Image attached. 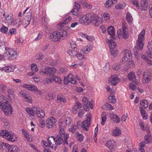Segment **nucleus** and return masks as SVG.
I'll list each match as a JSON object with an SVG mask.
<instances>
[{"label":"nucleus","mask_w":152,"mask_h":152,"mask_svg":"<svg viewBox=\"0 0 152 152\" xmlns=\"http://www.w3.org/2000/svg\"><path fill=\"white\" fill-rule=\"evenodd\" d=\"M66 31L61 29L57 31H55L51 34L50 36V39L54 42H58L61 39H63L66 36Z\"/></svg>","instance_id":"1"},{"label":"nucleus","mask_w":152,"mask_h":152,"mask_svg":"<svg viewBox=\"0 0 152 152\" xmlns=\"http://www.w3.org/2000/svg\"><path fill=\"white\" fill-rule=\"evenodd\" d=\"M92 48V45H88L81 50L80 53H77L76 51L75 56H76L77 58L79 60L82 59L86 60V58L85 57V56L82 54L86 53V51H90Z\"/></svg>","instance_id":"2"},{"label":"nucleus","mask_w":152,"mask_h":152,"mask_svg":"<svg viewBox=\"0 0 152 152\" xmlns=\"http://www.w3.org/2000/svg\"><path fill=\"white\" fill-rule=\"evenodd\" d=\"M0 108L1 109L5 115L9 113L12 114V107L8 102H3L0 104Z\"/></svg>","instance_id":"3"},{"label":"nucleus","mask_w":152,"mask_h":152,"mask_svg":"<svg viewBox=\"0 0 152 152\" xmlns=\"http://www.w3.org/2000/svg\"><path fill=\"white\" fill-rule=\"evenodd\" d=\"M54 141L55 142V145H60L63 143V144H68V142L67 143H65V138L64 136L61 134H56L53 136Z\"/></svg>","instance_id":"4"},{"label":"nucleus","mask_w":152,"mask_h":152,"mask_svg":"<svg viewBox=\"0 0 152 152\" xmlns=\"http://www.w3.org/2000/svg\"><path fill=\"white\" fill-rule=\"evenodd\" d=\"M5 50L6 51V53L9 58L14 59H16L17 57V54L16 51L12 48L7 47H5Z\"/></svg>","instance_id":"5"},{"label":"nucleus","mask_w":152,"mask_h":152,"mask_svg":"<svg viewBox=\"0 0 152 152\" xmlns=\"http://www.w3.org/2000/svg\"><path fill=\"white\" fill-rule=\"evenodd\" d=\"M137 45L133 49L135 57L136 58H139L138 52L143 49L144 44L142 41L137 40Z\"/></svg>","instance_id":"6"},{"label":"nucleus","mask_w":152,"mask_h":152,"mask_svg":"<svg viewBox=\"0 0 152 152\" xmlns=\"http://www.w3.org/2000/svg\"><path fill=\"white\" fill-rule=\"evenodd\" d=\"M86 116L87 119L83 122L82 127L84 130L87 131L90 125L91 115L90 113H88L86 115Z\"/></svg>","instance_id":"7"},{"label":"nucleus","mask_w":152,"mask_h":152,"mask_svg":"<svg viewBox=\"0 0 152 152\" xmlns=\"http://www.w3.org/2000/svg\"><path fill=\"white\" fill-rule=\"evenodd\" d=\"M91 20L97 27H98L100 24L102 23L103 22V20L101 18L95 15L91 16Z\"/></svg>","instance_id":"8"},{"label":"nucleus","mask_w":152,"mask_h":152,"mask_svg":"<svg viewBox=\"0 0 152 152\" xmlns=\"http://www.w3.org/2000/svg\"><path fill=\"white\" fill-rule=\"evenodd\" d=\"M33 109L38 117L42 118L45 116V114L44 111L39 107L33 106Z\"/></svg>","instance_id":"9"},{"label":"nucleus","mask_w":152,"mask_h":152,"mask_svg":"<svg viewBox=\"0 0 152 152\" xmlns=\"http://www.w3.org/2000/svg\"><path fill=\"white\" fill-rule=\"evenodd\" d=\"M58 128L59 133L58 134H61V135L64 136L65 138V143H67V140L69 137V135L67 134H65V132L64 128L62 127V123L59 124Z\"/></svg>","instance_id":"10"},{"label":"nucleus","mask_w":152,"mask_h":152,"mask_svg":"<svg viewBox=\"0 0 152 152\" xmlns=\"http://www.w3.org/2000/svg\"><path fill=\"white\" fill-rule=\"evenodd\" d=\"M46 122L47 127L48 128H51L55 124L56 120L54 118L50 117L47 120Z\"/></svg>","instance_id":"11"},{"label":"nucleus","mask_w":152,"mask_h":152,"mask_svg":"<svg viewBox=\"0 0 152 152\" xmlns=\"http://www.w3.org/2000/svg\"><path fill=\"white\" fill-rule=\"evenodd\" d=\"M151 79V77L147 72H144L143 74L142 78V82L144 83H147L150 82Z\"/></svg>","instance_id":"12"},{"label":"nucleus","mask_w":152,"mask_h":152,"mask_svg":"<svg viewBox=\"0 0 152 152\" xmlns=\"http://www.w3.org/2000/svg\"><path fill=\"white\" fill-rule=\"evenodd\" d=\"M7 134V137L5 139L6 140L12 142L17 140V137L14 134L9 132L8 134Z\"/></svg>","instance_id":"13"},{"label":"nucleus","mask_w":152,"mask_h":152,"mask_svg":"<svg viewBox=\"0 0 152 152\" xmlns=\"http://www.w3.org/2000/svg\"><path fill=\"white\" fill-rule=\"evenodd\" d=\"M110 82L111 85L115 86L117 83L119 82L120 80V79L116 75H113L111 77Z\"/></svg>","instance_id":"14"},{"label":"nucleus","mask_w":152,"mask_h":152,"mask_svg":"<svg viewBox=\"0 0 152 152\" xmlns=\"http://www.w3.org/2000/svg\"><path fill=\"white\" fill-rule=\"evenodd\" d=\"M110 118L113 120L114 122L118 124L120 122V119L118 116L116 114L114 113H112L110 115Z\"/></svg>","instance_id":"15"},{"label":"nucleus","mask_w":152,"mask_h":152,"mask_svg":"<svg viewBox=\"0 0 152 152\" xmlns=\"http://www.w3.org/2000/svg\"><path fill=\"white\" fill-rule=\"evenodd\" d=\"M148 0H141V10L145 11L147 10Z\"/></svg>","instance_id":"16"},{"label":"nucleus","mask_w":152,"mask_h":152,"mask_svg":"<svg viewBox=\"0 0 152 152\" xmlns=\"http://www.w3.org/2000/svg\"><path fill=\"white\" fill-rule=\"evenodd\" d=\"M107 31L108 34L111 35V38L113 39H115V30L112 26H110L108 28Z\"/></svg>","instance_id":"17"},{"label":"nucleus","mask_w":152,"mask_h":152,"mask_svg":"<svg viewBox=\"0 0 152 152\" xmlns=\"http://www.w3.org/2000/svg\"><path fill=\"white\" fill-rule=\"evenodd\" d=\"M20 94L22 95L23 97L26 99V101L27 102L31 103V98L29 96L28 94L27 93L26 91H21L20 93Z\"/></svg>","instance_id":"18"},{"label":"nucleus","mask_w":152,"mask_h":152,"mask_svg":"<svg viewBox=\"0 0 152 152\" xmlns=\"http://www.w3.org/2000/svg\"><path fill=\"white\" fill-rule=\"evenodd\" d=\"M15 69L14 66H8L3 67L1 70L2 71L5 72H9L14 71Z\"/></svg>","instance_id":"19"},{"label":"nucleus","mask_w":152,"mask_h":152,"mask_svg":"<svg viewBox=\"0 0 152 152\" xmlns=\"http://www.w3.org/2000/svg\"><path fill=\"white\" fill-rule=\"evenodd\" d=\"M57 102H59L65 103L66 101V99L65 97L62 94H59L57 98Z\"/></svg>","instance_id":"20"},{"label":"nucleus","mask_w":152,"mask_h":152,"mask_svg":"<svg viewBox=\"0 0 152 152\" xmlns=\"http://www.w3.org/2000/svg\"><path fill=\"white\" fill-rule=\"evenodd\" d=\"M29 15H28V17H26L23 19V24L25 25V26H27L29 23V22L31 21V12L29 13Z\"/></svg>","instance_id":"21"},{"label":"nucleus","mask_w":152,"mask_h":152,"mask_svg":"<svg viewBox=\"0 0 152 152\" xmlns=\"http://www.w3.org/2000/svg\"><path fill=\"white\" fill-rule=\"evenodd\" d=\"M107 42L109 44L110 50L115 48L116 46V43L113 40L108 39Z\"/></svg>","instance_id":"22"},{"label":"nucleus","mask_w":152,"mask_h":152,"mask_svg":"<svg viewBox=\"0 0 152 152\" xmlns=\"http://www.w3.org/2000/svg\"><path fill=\"white\" fill-rule=\"evenodd\" d=\"M28 90L33 92L36 91L37 93L40 94H42V91H39L36 86L33 85H30Z\"/></svg>","instance_id":"23"},{"label":"nucleus","mask_w":152,"mask_h":152,"mask_svg":"<svg viewBox=\"0 0 152 152\" xmlns=\"http://www.w3.org/2000/svg\"><path fill=\"white\" fill-rule=\"evenodd\" d=\"M112 134L113 136H118L121 134V130L118 128L116 127L113 130Z\"/></svg>","instance_id":"24"},{"label":"nucleus","mask_w":152,"mask_h":152,"mask_svg":"<svg viewBox=\"0 0 152 152\" xmlns=\"http://www.w3.org/2000/svg\"><path fill=\"white\" fill-rule=\"evenodd\" d=\"M115 143V142L114 141H108L107 142L106 146L110 149H112L114 146Z\"/></svg>","instance_id":"25"},{"label":"nucleus","mask_w":152,"mask_h":152,"mask_svg":"<svg viewBox=\"0 0 152 152\" xmlns=\"http://www.w3.org/2000/svg\"><path fill=\"white\" fill-rule=\"evenodd\" d=\"M139 108L141 115L143 118L145 120L147 119H148L147 115L146 114V113L145 111L144 110H143V108L141 107H140Z\"/></svg>","instance_id":"26"},{"label":"nucleus","mask_w":152,"mask_h":152,"mask_svg":"<svg viewBox=\"0 0 152 152\" xmlns=\"http://www.w3.org/2000/svg\"><path fill=\"white\" fill-rule=\"evenodd\" d=\"M12 15V14H9L5 18L7 23L10 25L12 24L13 21Z\"/></svg>","instance_id":"27"},{"label":"nucleus","mask_w":152,"mask_h":152,"mask_svg":"<svg viewBox=\"0 0 152 152\" xmlns=\"http://www.w3.org/2000/svg\"><path fill=\"white\" fill-rule=\"evenodd\" d=\"M21 131L25 137L27 139L28 141H29L30 140V137L28 132L24 129H22Z\"/></svg>","instance_id":"28"},{"label":"nucleus","mask_w":152,"mask_h":152,"mask_svg":"<svg viewBox=\"0 0 152 152\" xmlns=\"http://www.w3.org/2000/svg\"><path fill=\"white\" fill-rule=\"evenodd\" d=\"M145 33V30L143 29L139 34L138 37V40H137L142 41L143 39H144Z\"/></svg>","instance_id":"29"},{"label":"nucleus","mask_w":152,"mask_h":152,"mask_svg":"<svg viewBox=\"0 0 152 152\" xmlns=\"http://www.w3.org/2000/svg\"><path fill=\"white\" fill-rule=\"evenodd\" d=\"M53 136H51L50 137H49L48 138V142L49 145V146H50L54 150H56V147L55 146L54 147L53 146H51V145L52 144V142H51V141L53 140L54 141Z\"/></svg>","instance_id":"30"},{"label":"nucleus","mask_w":152,"mask_h":152,"mask_svg":"<svg viewBox=\"0 0 152 152\" xmlns=\"http://www.w3.org/2000/svg\"><path fill=\"white\" fill-rule=\"evenodd\" d=\"M68 78L69 83H71L74 84H75L76 83V81L75 79L73 77V76L71 74H69L68 75Z\"/></svg>","instance_id":"31"},{"label":"nucleus","mask_w":152,"mask_h":152,"mask_svg":"<svg viewBox=\"0 0 152 152\" xmlns=\"http://www.w3.org/2000/svg\"><path fill=\"white\" fill-rule=\"evenodd\" d=\"M113 4H114L111 0H107L104 3V5L107 8H110Z\"/></svg>","instance_id":"32"},{"label":"nucleus","mask_w":152,"mask_h":152,"mask_svg":"<svg viewBox=\"0 0 152 152\" xmlns=\"http://www.w3.org/2000/svg\"><path fill=\"white\" fill-rule=\"evenodd\" d=\"M152 138L151 134L146 135L145 137V143L148 144L151 140Z\"/></svg>","instance_id":"33"},{"label":"nucleus","mask_w":152,"mask_h":152,"mask_svg":"<svg viewBox=\"0 0 152 152\" xmlns=\"http://www.w3.org/2000/svg\"><path fill=\"white\" fill-rule=\"evenodd\" d=\"M8 96L10 99L13 98L15 97L13 91L12 89H8L7 91Z\"/></svg>","instance_id":"34"},{"label":"nucleus","mask_w":152,"mask_h":152,"mask_svg":"<svg viewBox=\"0 0 152 152\" xmlns=\"http://www.w3.org/2000/svg\"><path fill=\"white\" fill-rule=\"evenodd\" d=\"M127 77L128 79L131 80H134L135 77L134 73L133 72H131L129 73L127 75Z\"/></svg>","instance_id":"35"},{"label":"nucleus","mask_w":152,"mask_h":152,"mask_svg":"<svg viewBox=\"0 0 152 152\" xmlns=\"http://www.w3.org/2000/svg\"><path fill=\"white\" fill-rule=\"evenodd\" d=\"M52 81H55L56 83L61 84L62 81L60 78L57 76H53L52 77Z\"/></svg>","instance_id":"36"},{"label":"nucleus","mask_w":152,"mask_h":152,"mask_svg":"<svg viewBox=\"0 0 152 152\" xmlns=\"http://www.w3.org/2000/svg\"><path fill=\"white\" fill-rule=\"evenodd\" d=\"M140 104L146 109L148 106V103L147 101L145 99H142L140 101Z\"/></svg>","instance_id":"37"},{"label":"nucleus","mask_w":152,"mask_h":152,"mask_svg":"<svg viewBox=\"0 0 152 152\" xmlns=\"http://www.w3.org/2000/svg\"><path fill=\"white\" fill-rule=\"evenodd\" d=\"M106 115V113L104 112H103L101 115V124L102 125H104V124L107 119V118L105 116Z\"/></svg>","instance_id":"38"},{"label":"nucleus","mask_w":152,"mask_h":152,"mask_svg":"<svg viewBox=\"0 0 152 152\" xmlns=\"http://www.w3.org/2000/svg\"><path fill=\"white\" fill-rule=\"evenodd\" d=\"M108 101L109 102L115 103L116 102V100L115 99V96L113 95H110L108 97Z\"/></svg>","instance_id":"39"},{"label":"nucleus","mask_w":152,"mask_h":152,"mask_svg":"<svg viewBox=\"0 0 152 152\" xmlns=\"http://www.w3.org/2000/svg\"><path fill=\"white\" fill-rule=\"evenodd\" d=\"M9 133V132L7 131L2 130L0 132V135L2 137L6 139V137H7V134H8Z\"/></svg>","instance_id":"40"},{"label":"nucleus","mask_w":152,"mask_h":152,"mask_svg":"<svg viewBox=\"0 0 152 152\" xmlns=\"http://www.w3.org/2000/svg\"><path fill=\"white\" fill-rule=\"evenodd\" d=\"M126 20L127 21L130 23L132 22L133 20L131 14L129 12H128L126 15Z\"/></svg>","instance_id":"41"},{"label":"nucleus","mask_w":152,"mask_h":152,"mask_svg":"<svg viewBox=\"0 0 152 152\" xmlns=\"http://www.w3.org/2000/svg\"><path fill=\"white\" fill-rule=\"evenodd\" d=\"M77 129L76 126V125L74 124L71 125V126L69 129V130L70 132H72V133H73L75 132Z\"/></svg>","instance_id":"42"},{"label":"nucleus","mask_w":152,"mask_h":152,"mask_svg":"<svg viewBox=\"0 0 152 152\" xmlns=\"http://www.w3.org/2000/svg\"><path fill=\"white\" fill-rule=\"evenodd\" d=\"M3 145H4L7 148V149L8 150V151L11 152H12V146H13V145H10L9 144L5 143H3Z\"/></svg>","instance_id":"43"},{"label":"nucleus","mask_w":152,"mask_h":152,"mask_svg":"<svg viewBox=\"0 0 152 152\" xmlns=\"http://www.w3.org/2000/svg\"><path fill=\"white\" fill-rule=\"evenodd\" d=\"M77 51H74L73 49L72 50H69L67 51V53L72 56H75L76 55V52Z\"/></svg>","instance_id":"44"},{"label":"nucleus","mask_w":152,"mask_h":152,"mask_svg":"<svg viewBox=\"0 0 152 152\" xmlns=\"http://www.w3.org/2000/svg\"><path fill=\"white\" fill-rule=\"evenodd\" d=\"M8 29L7 27L3 25L0 28V31L2 33L5 34L7 33Z\"/></svg>","instance_id":"45"},{"label":"nucleus","mask_w":152,"mask_h":152,"mask_svg":"<svg viewBox=\"0 0 152 152\" xmlns=\"http://www.w3.org/2000/svg\"><path fill=\"white\" fill-rule=\"evenodd\" d=\"M39 123V126L41 128H43L45 126V121L42 119H40Z\"/></svg>","instance_id":"46"},{"label":"nucleus","mask_w":152,"mask_h":152,"mask_svg":"<svg viewBox=\"0 0 152 152\" xmlns=\"http://www.w3.org/2000/svg\"><path fill=\"white\" fill-rule=\"evenodd\" d=\"M122 35L123 37L125 39H126L128 37V32L127 31H126L125 29H123Z\"/></svg>","instance_id":"47"},{"label":"nucleus","mask_w":152,"mask_h":152,"mask_svg":"<svg viewBox=\"0 0 152 152\" xmlns=\"http://www.w3.org/2000/svg\"><path fill=\"white\" fill-rule=\"evenodd\" d=\"M26 111L28 113L31 115V116H33L34 115V110L30 108L27 107L26 108Z\"/></svg>","instance_id":"48"},{"label":"nucleus","mask_w":152,"mask_h":152,"mask_svg":"<svg viewBox=\"0 0 152 152\" xmlns=\"http://www.w3.org/2000/svg\"><path fill=\"white\" fill-rule=\"evenodd\" d=\"M36 58L37 60H39L42 59L44 56L41 53H38L36 56Z\"/></svg>","instance_id":"49"},{"label":"nucleus","mask_w":152,"mask_h":152,"mask_svg":"<svg viewBox=\"0 0 152 152\" xmlns=\"http://www.w3.org/2000/svg\"><path fill=\"white\" fill-rule=\"evenodd\" d=\"M16 30L15 28H12L9 30L8 32L9 35H12L16 33Z\"/></svg>","instance_id":"50"},{"label":"nucleus","mask_w":152,"mask_h":152,"mask_svg":"<svg viewBox=\"0 0 152 152\" xmlns=\"http://www.w3.org/2000/svg\"><path fill=\"white\" fill-rule=\"evenodd\" d=\"M31 69L32 71L37 72L38 70V68L36 65L33 64L31 65Z\"/></svg>","instance_id":"51"},{"label":"nucleus","mask_w":152,"mask_h":152,"mask_svg":"<svg viewBox=\"0 0 152 152\" xmlns=\"http://www.w3.org/2000/svg\"><path fill=\"white\" fill-rule=\"evenodd\" d=\"M89 15H86L83 16L84 17V20L85 23H89L91 20V19H90V17L89 16Z\"/></svg>","instance_id":"52"},{"label":"nucleus","mask_w":152,"mask_h":152,"mask_svg":"<svg viewBox=\"0 0 152 152\" xmlns=\"http://www.w3.org/2000/svg\"><path fill=\"white\" fill-rule=\"evenodd\" d=\"M129 88L133 90H135L136 89V84L134 82H132L129 84Z\"/></svg>","instance_id":"53"},{"label":"nucleus","mask_w":152,"mask_h":152,"mask_svg":"<svg viewBox=\"0 0 152 152\" xmlns=\"http://www.w3.org/2000/svg\"><path fill=\"white\" fill-rule=\"evenodd\" d=\"M70 45L72 49H73L74 51H77V48L76 47V45L74 42H72L70 43Z\"/></svg>","instance_id":"54"},{"label":"nucleus","mask_w":152,"mask_h":152,"mask_svg":"<svg viewBox=\"0 0 152 152\" xmlns=\"http://www.w3.org/2000/svg\"><path fill=\"white\" fill-rule=\"evenodd\" d=\"M72 121V120L70 117L66 118L65 120V124L66 125H69L71 124Z\"/></svg>","instance_id":"55"},{"label":"nucleus","mask_w":152,"mask_h":152,"mask_svg":"<svg viewBox=\"0 0 152 152\" xmlns=\"http://www.w3.org/2000/svg\"><path fill=\"white\" fill-rule=\"evenodd\" d=\"M125 55L124 56H126L127 57H131L132 54L131 51L128 50H125Z\"/></svg>","instance_id":"56"},{"label":"nucleus","mask_w":152,"mask_h":152,"mask_svg":"<svg viewBox=\"0 0 152 152\" xmlns=\"http://www.w3.org/2000/svg\"><path fill=\"white\" fill-rule=\"evenodd\" d=\"M132 4L134 5L137 9H139L140 6L138 3V0H132Z\"/></svg>","instance_id":"57"},{"label":"nucleus","mask_w":152,"mask_h":152,"mask_svg":"<svg viewBox=\"0 0 152 152\" xmlns=\"http://www.w3.org/2000/svg\"><path fill=\"white\" fill-rule=\"evenodd\" d=\"M78 10H77L74 8L71 10V14L72 15H76L77 14Z\"/></svg>","instance_id":"58"},{"label":"nucleus","mask_w":152,"mask_h":152,"mask_svg":"<svg viewBox=\"0 0 152 152\" xmlns=\"http://www.w3.org/2000/svg\"><path fill=\"white\" fill-rule=\"evenodd\" d=\"M148 50L152 51V41H149L147 45Z\"/></svg>","instance_id":"59"},{"label":"nucleus","mask_w":152,"mask_h":152,"mask_svg":"<svg viewBox=\"0 0 152 152\" xmlns=\"http://www.w3.org/2000/svg\"><path fill=\"white\" fill-rule=\"evenodd\" d=\"M103 16L104 19L106 20H109L110 18V15L108 13H104L103 14Z\"/></svg>","instance_id":"60"},{"label":"nucleus","mask_w":152,"mask_h":152,"mask_svg":"<svg viewBox=\"0 0 152 152\" xmlns=\"http://www.w3.org/2000/svg\"><path fill=\"white\" fill-rule=\"evenodd\" d=\"M42 143L45 148H48L49 147V146L48 143L45 140H42Z\"/></svg>","instance_id":"61"},{"label":"nucleus","mask_w":152,"mask_h":152,"mask_svg":"<svg viewBox=\"0 0 152 152\" xmlns=\"http://www.w3.org/2000/svg\"><path fill=\"white\" fill-rule=\"evenodd\" d=\"M110 52L111 54L114 56L115 57L117 56V52L116 50L111 49L110 50Z\"/></svg>","instance_id":"62"},{"label":"nucleus","mask_w":152,"mask_h":152,"mask_svg":"<svg viewBox=\"0 0 152 152\" xmlns=\"http://www.w3.org/2000/svg\"><path fill=\"white\" fill-rule=\"evenodd\" d=\"M128 60V58L126 56H124V57L121 60V62L122 64L125 63Z\"/></svg>","instance_id":"63"},{"label":"nucleus","mask_w":152,"mask_h":152,"mask_svg":"<svg viewBox=\"0 0 152 152\" xmlns=\"http://www.w3.org/2000/svg\"><path fill=\"white\" fill-rule=\"evenodd\" d=\"M120 65L119 64H114L113 66V68L115 70H117L120 67Z\"/></svg>","instance_id":"64"}]
</instances>
